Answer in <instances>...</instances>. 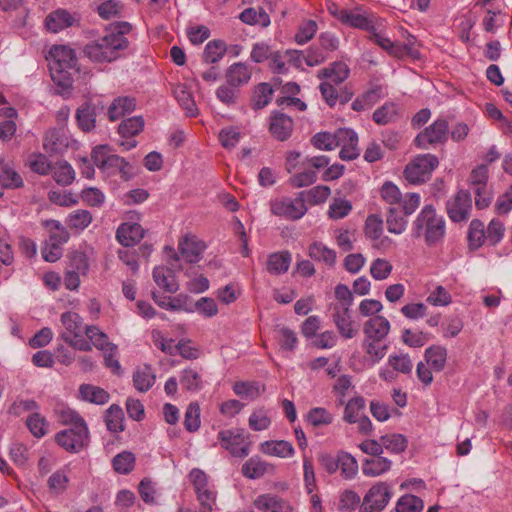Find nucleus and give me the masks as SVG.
<instances>
[{"mask_svg":"<svg viewBox=\"0 0 512 512\" xmlns=\"http://www.w3.org/2000/svg\"><path fill=\"white\" fill-rule=\"evenodd\" d=\"M26 425L32 435L41 438L47 433V421L37 412L32 413L26 420Z\"/></svg>","mask_w":512,"mask_h":512,"instance_id":"nucleus-64","label":"nucleus"},{"mask_svg":"<svg viewBox=\"0 0 512 512\" xmlns=\"http://www.w3.org/2000/svg\"><path fill=\"white\" fill-rule=\"evenodd\" d=\"M178 247L181 256L185 261L189 263H197L200 260L201 254L205 250L206 245L195 235H186L181 241H179Z\"/></svg>","mask_w":512,"mask_h":512,"instance_id":"nucleus-22","label":"nucleus"},{"mask_svg":"<svg viewBox=\"0 0 512 512\" xmlns=\"http://www.w3.org/2000/svg\"><path fill=\"white\" fill-rule=\"evenodd\" d=\"M59 423L76 427L80 424H86L84 419L73 409L64 405L58 404L54 410Z\"/></svg>","mask_w":512,"mask_h":512,"instance_id":"nucleus-46","label":"nucleus"},{"mask_svg":"<svg viewBox=\"0 0 512 512\" xmlns=\"http://www.w3.org/2000/svg\"><path fill=\"white\" fill-rule=\"evenodd\" d=\"M469 247L473 250L480 248L486 241L485 226L482 221L474 219L468 230Z\"/></svg>","mask_w":512,"mask_h":512,"instance_id":"nucleus-49","label":"nucleus"},{"mask_svg":"<svg viewBox=\"0 0 512 512\" xmlns=\"http://www.w3.org/2000/svg\"><path fill=\"white\" fill-rule=\"evenodd\" d=\"M392 462L382 456L371 457L362 463V472L365 476L377 477L389 471Z\"/></svg>","mask_w":512,"mask_h":512,"instance_id":"nucleus-34","label":"nucleus"},{"mask_svg":"<svg viewBox=\"0 0 512 512\" xmlns=\"http://www.w3.org/2000/svg\"><path fill=\"white\" fill-rule=\"evenodd\" d=\"M44 226L49 233L48 243L62 246L69 239V233L56 220H46Z\"/></svg>","mask_w":512,"mask_h":512,"instance_id":"nucleus-52","label":"nucleus"},{"mask_svg":"<svg viewBox=\"0 0 512 512\" xmlns=\"http://www.w3.org/2000/svg\"><path fill=\"white\" fill-rule=\"evenodd\" d=\"M294 129L293 119L279 111L271 112L269 116V132L277 141H286Z\"/></svg>","mask_w":512,"mask_h":512,"instance_id":"nucleus-17","label":"nucleus"},{"mask_svg":"<svg viewBox=\"0 0 512 512\" xmlns=\"http://www.w3.org/2000/svg\"><path fill=\"white\" fill-rule=\"evenodd\" d=\"M132 26L128 22H117L110 25L109 31L103 37L88 43L84 54L94 62H112L119 58L120 51L125 50L129 41L125 37Z\"/></svg>","mask_w":512,"mask_h":512,"instance_id":"nucleus-1","label":"nucleus"},{"mask_svg":"<svg viewBox=\"0 0 512 512\" xmlns=\"http://www.w3.org/2000/svg\"><path fill=\"white\" fill-rule=\"evenodd\" d=\"M143 127L144 120L141 117H131L121 122L118 132L123 138H129L140 133Z\"/></svg>","mask_w":512,"mask_h":512,"instance_id":"nucleus-60","label":"nucleus"},{"mask_svg":"<svg viewBox=\"0 0 512 512\" xmlns=\"http://www.w3.org/2000/svg\"><path fill=\"white\" fill-rule=\"evenodd\" d=\"M362 348L370 361L375 364L384 358L388 345L384 343V340L363 339Z\"/></svg>","mask_w":512,"mask_h":512,"instance_id":"nucleus-42","label":"nucleus"},{"mask_svg":"<svg viewBox=\"0 0 512 512\" xmlns=\"http://www.w3.org/2000/svg\"><path fill=\"white\" fill-rule=\"evenodd\" d=\"M181 387L190 392H196L203 387V378L200 372L195 368H186L180 375Z\"/></svg>","mask_w":512,"mask_h":512,"instance_id":"nucleus-41","label":"nucleus"},{"mask_svg":"<svg viewBox=\"0 0 512 512\" xmlns=\"http://www.w3.org/2000/svg\"><path fill=\"white\" fill-rule=\"evenodd\" d=\"M189 479L199 502V512H213L217 503V491L210 485L208 476L204 471L194 468Z\"/></svg>","mask_w":512,"mask_h":512,"instance_id":"nucleus-4","label":"nucleus"},{"mask_svg":"<svg viewBox=\"0 0 512 512\" xmlns=\"http://www.w3.org/2000/svg\"><path fill=\"white\" fill-rule=\"evenodd\" d=\"M338 469L346 479L353 478L358 472V463L356 459L349 453L340 451L338 452Z\"/></svg>","mask_w":512,"mask_h":512,"instance_id":"nucleus-54","label":"nucleus"},{"mask_svg":"<svg viewBox=\"0 0 512 512\" xmlns=\"http://www.w3.org/2000/svg\"><path fill=\"white\" fill-rule=\"evenodd\" d=\"M85 334L93 345L102 352L117 351V346L109 342L108 336L97 326L91 325L85 328Z\"/></svg>","mask_w":512,"mask_h":512,"instance_id":"nucleus-36","label":"nucleus"},{"mask_svg":"<svg viewBox=\"0 0 512 512\" xmlns=\"http://www.w3.org/2000/svg\"><path fill=\"white\" fill-rule=\"evenodd\" d=\"M274 90L269 83H259L254 87L251 97V108L255 111L263 109L272 99Z\"/></svg>","mask_w":512,"mask_h":512,"instance_id":"nucleus-35","label":"nucleus"},{"mask_svg":"<svg viewBox=\"0 0 512 512\" xmlns=\"http://www.w3.org/2000/svg\"><path fill=\"white\" fill-rule=\"evenodd\" d=\"M61 323L65 328V331L62 334V338L65 340V337H80L81 333L85 329L83 327V319L82 317L75 312L68 311L61 315Z\"/></svg>","mask_w":512,"mask_h":512,"instance_id":"nucleus-28","label":"nucleus"},{"mask_svg":"<svg viewBox=\"0 0 512 512\" xmlns=\"http://www.w3.org/2000/svg\"><path fill=\"white\" fill-rule=\"evenodd\" d=\"M233 391L241 398L255 400L265 391V386L256 381H238L233 385Z\"/></svg>","mask_w":512,"mask_h":512,"instance_id":"nucleus-37","label":"nucleus"},{"mask_svg":"<svg viewBox=\"0 0 512 512\" xmlns=\"http://www.w3.org/2000/svg\"><path fill=\"white\" fill-rule=\"evenodd\" d=\"M73 16L66 10L58 9L51 12L45 19V26L48 31L57 33L67 27L72 26Z\"/></svg>","mask_w":512,"mask_h":512,"instance_id":"nucleus-29","label":"nucleus"},{"mask_svg":"<svg viewBox=\"0 0 512 512\" xmlns=\"http://www.w3.org/2000/svg\"><path fill=\"white\" fill-rule=\"evenodd\" d=\"M330 308L339 334L345 339L354 338L358 334V326L351 320L350 307L330 306Z\"/></svg>","mask_w":512,"mask_h":512,"instance_id":"nucleus-18","label":"nucleus"},{"mask_svg":"<svg viewBox=\"0 0 512 512\" xmlns=\"http://www.w3.org/2000/svg\"><path fill=\"white\" fill-rule=\"evenodd\" d=\"M165 252L169 257L168 264L171 268L165 266L155 267L153 269V279L155 283L166 292L175 293L178 290V284L175 281L172 269L180 267L178 265L180 258L172 247H165Z\"/></svg>","mask_w":512,"mask_h":512,"instance_id":"nucleus-9","label":"nucleus"},{"mask_svg":"<svg viewBox=\"0 0 512 512\" xmlns=\"http://www.w3.org/2000/svg\"><path fill=\"white\" fill-rule=\"evenodd\" d=\"M424 503L420 497L412 494H406L399 498L396 504L397 512H421Z\"/></svg>","mask_w":512,"mask_h":512,"instance_id":"nucleus-57","label":"nucleus"},{"mask_svg":"<svg viewBox=\"0 0 512 512\" xmlns=\"http://www.w3.org/2000/svg\"><path fill=\"white\" fill-rule=\"evenodd\" d=\"M390 498V487L385 482H378L364 496L360 512H381L387 506Z\"/></svg>","mask_w":512,"mask_h":512,"instance_id":"nucleus-11","label":"nucleus"},{"mask_svg":"<svg viewBox=\"0 0 512 512\" xmlns=\"http://www.w3.org/2000/svg\"><path fill=\"white\" fill-rule=\"evenodd\" d=\"M438 164L439 161L435 155H419L406 166L404 171L405 178L412 184L423 183L430 177L431 172Z\"/></svg>","mask_w":512,"mask_h":512,"instance_id":"nucleus-8","label":"nucleus"},{"mask_svg":"<svg viewBox=\"0 0 512 512\" xmlns=\"http://www.w3.org/2000/svg\"><path fill=\"white\" fill-rule=\"evenodd\" d=\"M308 254L313 260L324 262L328 266H333L336 262V252L322 242H313L308 248Z\"/></svg>","mask_w":512,"mask_h":512,"instance_id":"nucleus-40","label":"nucleus"},{"mask_svg":"<svg viewBox=\"0 0 512 512\" xmlns=\"http://www.w3.org/2000/svg\"><path fill=\"white\" fill-rule=\"evenodd\" d=\"M424 358L435 372H441L447 362V349L441 345H431L425 350Z\"/></svg>","mask_w":512,"mask_h":512,"instance_id":"nucleus-31","label":"nucleus"},{"mask_svg":"<svg viewBox=\"0 0 512 512\" xmlns=\"http://www.w3.org/2000/svg\"><path fill=\"white\" fill-rule=\"evenodd\" d=\"M401 209V206L389 207L386 216L387 229L393 234H402L407 227V217Z\"/></svg>","mask_w":512,"mask_h":512,"instance_id":"nucleus-32","label":"nucleus"},{"mask_svg":"<svg viewBox=\"0 0 512 512\" xmlns=\"http://www.w3.org/2000/svg\"><path fill=\"white\" fill-rule=\"evenodd\" d=\"M350 70L344 62H334L329 67L319 71L318 78H326L330 83L338 85L349 76Z\"/></svg>","mask_w":512,"mask_h":512,"instance_id":"nucleus-33","label":"nucleus"},{"mask_svg":"<svg viewBox=\"0 0 512 512\" xmlns=\"http://www.w3.org/2000/svg\"><path fill=\"white\" fill-rule=\"evenodd\" d=\"M155 379L156 376L149 366L139 368L133 374L134 387L140 392L148 391L154 385Z\"/></svg>","mask_w":512,"mask_h":512,"instance_id":"nucleus-45","label":"nucleus"},{"mask_svg":"<svg viewBox=\"0 0 512 512\" xmlns=\"http://www.w3.org/2000/svg\"><path fill=\"white\" fill-rule=\"evenodd\" d=\"M269 206L273 215L289 221L301 219L308 211L306 198H303V193L300 192L295 198L282 196L272 199Z\"/></svg>","mask_w":512,"mask_h":512,"instance_id":"nucleus-5","label":"nucleus"},{"mask_svg":"<svg viewBox=\"0 0 512 512\" xmlns=\"http://www.w3.org/2000/svg\"><path fill=\"white\" fill-rule=\"evenodd\" d=\"M93 163L106 175H120L121 179L127 181L132 176L130 164L119 155L112 154L107 145L96 146L91 153Z\"/></svg>","mask_w":512,"mask_h":512,"instance_id":"nucleus-3","label":"nucleus"},{"mask_svg":"<svg viewBox=\"0 0 512 512\" xmlns=\"http://www.w3.org/2000/svg\"><path fill=\"white\" fill-rule=\"evenodd\" d=\"M227 51V47L222 40H213L206 44L203 52V60L208 64L220 61Z\"/></svg>","mask_w":512,"mask_h":512,"instance_id":"nucleus-50","label":"nucleus"},{"mask_svg":"<svg viewBox=\"0 0 512 512\" xmlns=\"http://www.w3.org/2000/svg\"><path fill=\"white\" fill-rule=\"evenodd\" d=\"M216 97L221 103L227 106H233L238 103L241 97V90L239 87L232 86L225 80V82L217 88Z\"/></svg>","mask_w":512,"mask_h":512,"instance_id":"nucleus-47","label":"nucleus"},{"mask_svg":"<svg viewBox=\"0 0 512 512\" xmlns=\"http://www.w3.org/2000/svg\"><path fill=\"white\" fill-rule=\"evenodd\" d=\"M54 180L61 185H69L75 178L72 166L66 161L55 163L51 168Z\"/></svg>","mask_w":512,"mask_h":512,"instance_id":"nucleus-51","label":"nucleus"},{"mask_svg":"<svg viewBox=\"0 0 512 512\" xmlns=\"http://www.w3.org/2000/svg\"><path fill=\"white\" fill-rule=\"evenodd\" d=\"M303 198H306V202L311 205H318L324 203L331 194V190L328 186L318 185L310 190L302 191Z\"/></svg>","mask_w":512,"mask_h":512,"instance_id":"nucleus-63","label":"nucleus"},{"mask_svg":"<svg viewBox=\"0 0 512 512\" xmlns=\"http://www.w3.org/2000/svg\"><path fill=\"white\" fill-rule=\"evenodd\" d=\"M145 230L138 223H122L117 231L116 238L125 247H133L144 237Z\"/></svg>","mask_w":512,"mask_h":512,"instance_id":"nucleus-23","label":"nucleus"},{"mask_svg":"<svg viewBox=\"0 0 512 512\" xmlns=\"http://www.w3.org/2000/svg\"><path fill=\"white\" fill-rule=\"evenodd\" d=\"M390 332V322L381 315L368 319L363 325L364 339L385 340Z\"/></svg>","mask_w":512,"mask_h":512,"instance_id":"nucleus-24","label":"nucleus"},{"mask_svg":"<svg viewBox=\"0 0 512 512\" xmlns=\"http://www.w3.org/2000/svg\"><path fill=\"white\" fill-rule=\"evenodd\" d=\"M49 55L51 57L50 70L64 72L65 70L74 69L77 64V58L74 51L64 45L53 46Z\"/></svg>","mask_w":512,"mask_h":512,"instance_id":"nucleus-19","label":"nucleus"},{"mask_svg":"<svg viewBox=\"0 0 512 512\" xmlns=\"http://www.w3.org/2000/svg\"><path fill=\"white\" fill-rule=\"evenodd\" d=\"M448 135V122L445 119H438L430 126L420 132L414 143L418 148L427 149L428 145L444 143Z\"/></svg>","mask_w":512,"mask_h":512,"instance_id":"nucleus-13","label":"nucleus"},{"mask_svg":"<svg viewBox=\"0 0 512 512\" xmlns=\"http://www.w3.org/2000/svg\"><path fill=\"white\" fill-rule=\"evenodd\" d=\"M373 121L378 125H386L399 118V111L396 104L386 102L373 113Z\"/></svg>","mask_w":512,"mask_h":512,"instance_id":"nucleus-44","label":"nucleus"},{"mask_svg":"<svg viewBox=\"0 0 512 512\" xmlns=\"http://www.w3.org/2000/svg\"><path fill=\"white\" fill-rule=\"evenodd\" d=\"M21 185V176L0 160V196H2L4 188H18Z\"/></svg>","mask_w":512,"mask_h":512,"instance_id":"nucleus-48","label":"nucleus"},{"mask_svg":"<svg viewBox=\"0 0 512 512\" xmlns=\"http://www.w3.org/2000/svg\"><path fill=\"white\" fill-rule=\"evenodd\" d=\"M446 210L453 222L468 220L472 210V199L469 191L459 190L454 197L448 200Z\"/></svg>","mask_w":512,"mask_h":512,"instance_id":"nucleus-15","label":"nucleus"},{"mask_svg":"<svg viewBox=\"0 0 512 512\" xmlns=\"http://www.w3.org/2000/svg\"><path fill=\"white\" fill-rule=\"evenodd\" d=\"M381 198L392 206H401L405 215L413 214L419 207L421 198L418 193H407L402 196L399 188L390 181H386L380 189Z\"/></svg>","mask_w":512,"mask_h":512,"instance_id":"nucleus-6","label":"nucleus"},{"mask_svg":"<svg viewBox=\"0 0 512 512\" xmlns=\"http://www.w3.org/2000/svg\"><path fill=\"white\" fill-rule=\"evenodd\" d=\"M253 505L261 512H293V507L288 501L270 493L259 495Z\"/></svg>","mask_w":512,"mask_h":512,"instance_id":"nucleus-20","label":"nucleus"},{"mask_svg":"<svg viewBox=\"0 0 512 512\" xmlns=\"http://www.w3.org/2000/svg\"><path fill=\"white\" fill-rule=\"evenodd\" d=\"M336 147H341L339 157L342 160H354L359 156L358 136L349 128L336 131Z\"/></svg>","mask_w":512,"mask_h":512,"instance_id":"nucleus-16","label":"nucleus"},{"mask_svg":"<svg viewBox=\"0 0 512 512\" xmlns=\"http://www.w3.org/2000/svg\"><path fill=\"white\" fill-rule=\"evenodd\" d=\"M173 95L188 116H195L198 112L192 93L185 83H178L173 88Z\"/></svg>","mask_w":512,"mask_h":512,"instance_id":"nucleus-30","label":"nucleus"},{"mask_svg":"<svg viewBox=\"0 0 512 512\" xmlns=\"http://www.w3.org/2000/svg\"><path fill=\"white\" fill-rule=\"evenodd\" d=\"M366 401L362 396H355L345 404L343 420L349 424H358V432L369 436L373 431V424L364 414Z\"/></svg>","mask_w":512,"mask_h":512,"instance_id":"nucleus-7","label":"nucleus"},{"mask_svg":"<svg viewBox=\"0 0 512 512\" xmlns=\"http://www.w3.org/2000/svg\"><path fill=\"white\" fill-rule=\"evenodd\" d=\"M267 463L259 458H250L242 466V474L249 479L262 477L267 471Z\"/></svg>","mask_w":512,"mask_h":512,"instance_id":"nucleus-56","label":"nucleus"},{"mask_svg":"<svg viewBox=\"0 0 512 512\" xmlns=\"http://www.w3.org/2000/svg\"><path fill=\"white\" fill-rule=\"evenodd\" d=\"M153 300L161 308L172 311H186L193 312L192 301L186 295H178L176 297H161L155 292L152 293Z\"/></svg>","mask_w":512,"mask_h":512,"instance_id":"nucleus-26","label":"nucleus"},{"mask_svg":"<svg viewBox=\"0 0 512 512\" xmlns=\"http://www.w3.org/2000/svg\"><path fill=\"white\" fill-rule=\"evenodd\" d=\"M307 422L313 427L330 425L333 422V415L322 407L312 408L307 416Z\"/></svg>","mask_w":512,"mask_h":512,"instance_id":"nucleus-59","label":"nucleus"},{"mask_svg":"<svg viewBox=\"0 0 512 512\" xmlns=\"http://www.w3.org/2000/svg\"><path fill=\"white\" fill-rule=\"evenodd\" d=\"M489 169L487 164L477 165L468 177V184L472 190L488 185Z\"/></svg>","mask_w":512,"mask_h":512,"instance_id":"nucleus-58","label":"nucleus"},{"mask_svg":"<svg viewBox=\"0 0 512 512\" xmlns=\"http://www.w3.org/2000/svg\"><path fill=\"white\" fill-rule=\"evenodd\" d=\"M291 263V255L288 251L272 253L268 256L267 270L270 274H283L287 272Z\"/></svg>","mask_w":512,"mask_h":512,"instance_id":"nucleus-38","label":"nucleus"},{"mask_svg":"<svg viewBox=\"0 0 512 512\" xmlns=\"http://www.w3.org/2000/svg\"><path fill=\"white\" fill-rule=\"evenodd\" d=\"M123 410L118 405H111L106 411L105 422L109 431L118 433L124 430Z\"/></svg>","mask_w":512,"mask_h":512,"instance_id":"nucleus-53","label":"nucleus"},{"mask_svg":"<svg viewBox=\"0 0 512 512\" xmlns=\"http://www.w3.org/2000/svg\"><path fill=\"white\" fill-rule=\"evenodd\" d=\"M136 107V100L130 96H120L113 100V102L105 111L108 119L114 122L128 113H131Z\"/></svg>","mask_w":512,"mask_h":512,"instance_id":"nucleus-25","label":"nucleus"},{"mask_svg":"<svg viewBox=\"0 0 512 512\" xmlns=\"http://www.w3.org/2000/svg\"><path fill=\"white\" fill-rule=\"evenodd\" d=\"M89 432L86 424L70 427L55 435V441L68 452H78L88 443Z\"/></svg>","mask_w":512,"mask_h":512,"instance_id":"nucleus-10","label":"nucleus"},{"mask_svg":"<svg viewBox=\"0 0 512 512\" xmlns=\"http://www.w3.org/2000/svg\"><path fill=\"white\" fill-rule=\"evenodd\" d=\"M253 74V67L245 62H235L231 64L224 74V78L232 86L239 88L247 85Z\"/></svg>","mask_w":512,"mask_h":512,"instance_id":"nucleus-21","label":"nucleus"},{"mask_svg":"<svg viewBox=\"0 0 512 512\" xmlns=\"http://www.w3.org/2000/svg\"><path fill=\"white\" fill-rule=\"evenodd\" d=\"M113 468L120 474L130 473L135 465V457L131 452L124 451L113 458Z\"/></svg>","mask_w":512,"mask_h":512,"instance_id":"nucleus-62","label":"nucleus"},{"mask_svg":"<svg viewBox=\"0 0 512 512\" xmlns=\"http://www.w3.org/2000/svg\"><path fill=\"white\" fill-rule=\"evenodd\" d=\"M79 393L83 400L90 403L103 405L109 401V393L103 388L90 384H82L79 388Z\"/></svg>","mask_w":512,"mask_h":512,"instance_id":"nucleus-39","label":"nucleus"},{"mask_svg":"<svg viewBox=\"0 0 512 512\" xmlns=\"http://www.w3.org/2000/svg\"><path fill=\"white\" fill-rule=\"evenodd\" d=\"M261 449L264 453L278 456L281 458L291 457L294 454V448L288 441H266L261 445Z\"/></svg>","mask_w":512,"mask_h":512,"instance_id":"nucleus-43","label":"nucleus"},{"mask_svg":"<svg viewBox=\"0 0 512 512\" xmlns=\"http://www.w3.org/2000/svg\"><path fill=\"white\" fill-rule=\"evenodd\" d=\"M43 147L47 153H61L68 148V138L63 130L50 129L44 136Z\"/></svg>","mask_w":512,"mask_h":512,"instance_id":"nucleus-27","label":"nucleus"},{"mask_svg":"<svg viewBox=\"0 0 512 512\" xmlns=\"http://www.w3.org/2000/svg\"><path fill=\"white\" fill-rule=\"evenodd\" d=\"M105 104L101 100L87 101L76 111L78 127L84 132H90L96 127V118L105 115Z\"/></svg>","mask_w":512,"mask_h":512,"instance_id":"nucleus-12","label":"nucleus"},{"mask_svg":"<svg viewBox=\"0 0 512 512\" xmlns=\"http://www.w3.org/2000/svg\"><path fill=\"white\" fill-rule=\"evenodd\" d=\"M412 234L415 238L423 237L428 246H436L445 237V220L432 205H426L413 222Z\"/></svg>","mask_w":512,"mask_h":512,"instance_id":"nucleus-2","label":"nucleus"},{"mask_svg":"<svg viewBox=\"0 0 512 512\" xmlns=\"http://www.w3.org/2000/svg\"><path fill=\"white\" fill-rule=\"evenodd\" d=\"M383 447L393 453H401L407 447V440L402 434H386L380 437Z\"/></svg>","mask_w":512,"mask_h":512,"instance_id":"nucleus-61","label":"nucleus"},{"mask_svg":"<svg viewBox=\"0 0 512 512\" xmlns=\"http://www.w3.org/2000/svg\"><path fill=\"white\" fill-rule=\"evenodd\" d=\"M218 440L232 456L243 458L249 454V445L245 444V437L241 429L222 430L218 433Z\"/></svg>","mask_w":512,"mask_h":512,"instance_id":"nucleus-14","label":"nucleus"},{"mask_svg":"<svg viewBox=\"0 0 512 512\" xmlns=\"http://www.w3.org/2000/svg\"><path fill=\"white\" fill-rule=\"evenodd\" d=\"M239 18L249 25L258 24L267 27L270 24V17L263 9L256 11L254 8H247L240 14Z\"/></svg>","mask_w":512,"mask_h":512,"instance_id":"nucleus-55","label":"nucleus"}]
</instances>
